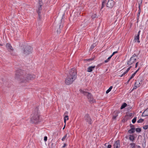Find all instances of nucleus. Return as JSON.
<instances>
[{"label":"nucleus","instance_id":"obj_43","mask_svg":"<svg viewBox=\"0 0 148 148\" xmlns=\"http://www.w3.org/2000/svg\"><path fill=\"white\" fill-rule=\"evenodd\" d=\"M138 63V62H137L136 63V65H135V68H136L137 67Z\"/></svg>","mask_w":148,"mask_h":148},{"label":"nucleus","instance_id":"obj_36","mask_svg":"<svg viewBox=\"0 0 148 148\" xmlns=\"http://www.w3.org/2000/svg\"><path fill=\"white\" fill-rule=\"evenodd\" d=\"M131 67H132V66H130V67H128L127 68V70L126 71V72L127 73Z\"/></svg>","mask_w":148,"mask_h":148},{"label":"nucleus","instance_id":"obj_44","mask_svg":"<svg viewBox=\"0 0 148 148\" xmlns=\"http://www.w3.org/2000/svg\"><path fill=\"white\" fill-rule=\"evenodd\" d=\"M130 127H131V128L134 127V125L131 124H130Z\"/></svg>","mask_w":148,"mask_h":148},{"label":"nucleus","instance_id":"obj_55","mask_svg":"<svg viewBox=\"0 0 148 148\" xmlns=\"http://www.w3.org/2000/svg\"><path fill=\"white\" fill-rule=\"evenodd\" d=\"M39 1L40 2L41 1V0H39Z\"/></svg>","mask_w":148,"mask_h":148},{"label":"nucleus","instance_id":"obj_22","mask_svg":"<svg viewBox=\"0 0 148 148\" xmlns=\"http://www.w3.org/2000/svg\"><path fill=\"white\" fill-rule=\"evenodd\" d=\"M63 7L64 8H66V9H68L69 8L70 5H69V4L66 3L63 6Z\"/></svg>","mask_w":148,"mask_h":148},{"label":"nucleus","instance_id":"obj_25","mask_svg":"<svg viewBox=\"0 0 148 148\" xmlns=\"http://www.w3.org/2000/svg\"><path fill=\"white\" fill-rule=\"evenodd\" d=\"M112 88V86H111L106 91V93L107 94L111 90Z\"/></svg>","mask_w":148,"mask_h":148},{"label":"nucleus","instance_id":"obj_5","mask_svg":"<svg viewBox=\"0 0 148 148\" xmlns=\"http://www.w3.org/2000/svg\"><path fill=\"white\" fill-rule=\"evenodd\" d=\"M69 74L68 76L76 79L77 77V72L75 69H71L69 72Z\"/></svg>","mask_w":148,"mask_h":148},{"label":"nucleus","instance_id":"obj_40","mask_svg":"<svg viewBox=\"0 0 148 148\" xmlns=\"http://www.w3.org/2000/svg\"><path fill=\"white\" fill-rule=\"evenodd\" d=\"M47 137L46 136H45L44 138V140L45 141H46L47 140Z\"/></svg>","mask_w":148,"mask_h":148},{"label":"nucleus","instance_id":"obj_13","mask_svg":"<svg viewBox=\"0 0 148 148\" xmlns=\"http://www.w3.org/2000/svg\"><path fill=\"white\" fill-rule=\"evenodd\" d=\"M42 10V8H41V5H40L38 7V9L37 10V13H38V18L39 19H40L41 18V16L40 15V11Z\"/></svg>","mask_w":148,"mask_h":148},{"label":"nucleus","instance_id":"obj_8","mask_svg":"<svg viewBox=\"0 0 148 148\" xmlns=\"http://www.w3.org/2000/svg\"><path fill=\"white\" fill-rule=\"evenodd\" d=\"M84 119L88 123L91 124V119L88 114H86L85 115Z\"/></svg>","mask_w":148,"mask_h":148},{"label":"nucleus","instance_id":"obj_29","mask_svg":"<svg viewBox=\"0 0 148 148\" xmlns=\"http://www.w3.org/2000/svg\"><path fill=\"white\" fill-rule=\"evenodd\" d=\"M130 145L131 146V147L132 148H134L135 147V145L134 143H131L130 144Z\"/></svg>","mask_w":148,"mask_h":148},{"label":"nucleus","instance_id":"obj_31","mask_svg":"<svg viewBox=\"0 0 148 148\" xmlns=\"http://www.w3.org/2000/svg\"><path fill=\"white\" fill-rule=\"evenodd\" d=\"M136 121V117L134 118L132 120V122L133 123H134Z\"/></svg>","mask_w":148,"mask_h":148},{"label":"nucleus","instance_id":"obj_6","mask_svg":"<svg viewBox=\"0 0 148 148\" xmlns=\"http://www.w3.org/2000/svg\"><path fill=\"white\" fill-rule=\"evenodd\" d=\"M32 48L30 46H27L25 47L24 50V53L25 55H28L32 52Z\"/></svg>","mask_w":148,"mask_h":148},{"label":"nucleus","instance_id":"obj_12","mask_svg":"<svg viewBox=\"0 0 148 148\" xmlns=\"http://www.w3.org/2000/svg\"><path fill=\"white\" fill-rule=\"evenodd\" d=\"M114 148H120V142L119 140L116 141L114 144Z\"/></svg>","mask_w":148,"mask_h":148},{"label":"nucleus","instance_id":"obj_39","mask_svg":"<svg viewBox=\"0 0 148 148\" xmlns=\"http://www.w3.org/2000/svg\"><path fill=\"white\" fill-rule=\"evenodd\" d=\"M105 3V2L104 1H103L102 3V4L101 6V8H103L104 7V4Z\"/></svg>","mask_w":148,"mask_h":148},{"label":"nucleus","instance_id":"obj_24","mask_svg":"<svg viewBox=\"0 0 148 148\" xmlns=\"http://www.w3.org/2000/svg\"><path fill=\"white\" fill-rule=\"evenodd\" d=\"M78 36H76L75 37L74 41L76 42L77 41V42H79L80 41V39H79V40L77 39L78 38Z\"/></svg>","mask_w":148,"mask_h":148},{"label":"nucleus","instance_id":"obj_9","mask_svg":"<svg viewBox=\"0 0 148 148\" xmlns=\"http://www.w3.org/2000/svg\"><path fill=\"white\" fill-rule=\"evenodd\" d=\"M114 4V2L112 0H109L107 4V7L112 8Z\"/></svg>","mask_w":148,"mask_h":148},{"label":"nucleus","instance_id":"obj_34","mask_svg":"<svg viewBox=\"0 0 148 148\" xmlns=\"http://www.w3.org/2000/svg\"><path fill=\"white\" fill-rule=\"evenodd\" d=\"M96 16L97 15L96 14H94L92 16V18H94L96 17Z\"/></svg>","mask_w":148,"mask_h":148},{"label":"nucleus","instance_id":"obj_48","mask_svg":"<svg viewBox=\"0 0 148 148\" xmlns=\"http://www.w3.org/2000/svg\"><path fill=\"white\" fill-rule=\"evenodd\" d=\"M140 33H139L138 32V34H137V36H139V35H140Z\"/></svg>","mask_w":148,"mask_h":148},{"label":"nucleus","instance_id":"obj_27","mask_svg":"<svg viewBox=\"0 0 148 148\" xmlns=\"http://www.w3.org/2000/svg\"><path fill=\"white\" fill-rule=\"evenodd\" d=\"M96 46V44H93L91 46L90 48V50H92Z\"/></svg>","mask_w":148,"mask_h":148},{"label":"nucleus","instance_id":"obj_10","mask_svg":"<svg viewBox=\"0 0 148 148\" xmlns=\"http://www.w3.org/2000/svg\"><path fill=\"white\" fill-rule=\"evenodd\" d=\"M141 80L139 81L138 80L135 83L133 89H136L137 88L139 87L141 85L140 82Z\"/></svg>","mask_w":148,"mask_h":148},{"label":"nucleus","instance_id":"obj_14","mask_svg":"<svg viewBox=\"0 0 148 148\" xmlns=\"http://www.w3.org/2000/svg\"><path fill=\"white\" fill-rule=\"evenodd\" d=\"M95 67V66H91L88 67L87 69V72H92Z\"/></svg>","mask_w":148,"mask_h":148},{"label":"nucleus","instance_id":"obj_32","mask_svg":"<svg viewBox=\"0 0 148 148\" xmlns=\"http://www.w3.org/2000/svg\"><path fill=\"white\" fill-rule=\"evenodd\" d=\"M143 120L142 119H140L138 120V121L137 122L138 123H142L143 122Z\"/></svg>","mask_w":148,"mask_h":148},{"label":"nucleus","instance_id":"obj_53","mask_svg":"<svg viewBox=\"0 0 148 148\" xmlns=\"http://www.w3.org/2000/svg\"><path fill=\"white\" fill-rule=\"evenodd\" d=\"M130 79L128 80V81L127 82V83H128L130 81Z\"/></svg>","mask_w":148,"mask_h":148},{"label":"nucleus","instance_id":"obj_11","mask_svg":"<svg viewBox=\"0 0 148 148\" xmlns=\"http://www.w3.org/2000/svg\"><path fill=\"white\" fill-rule=\"evenodd\" d=\"M6 47L7 49L9 51H13V49L12 46L11 45L10 43H7L6 44Z\"/></svg>","mask_w":148,"mask_h":148},{"label":"nucleus","instance_id":"obj_42","mask_svg":"<svg viewBox=\"0 0 148 148\" xmlns=\"http://www.w3.org/2000/svg\"><path fill=\"white\" fill-rule=\"evenodd\" d=\"M94 60L93 58H90V59H88L87 60L89 61H90L92 60Z\"/></svg>","mask_w":148,"mask_h":148},{"label":"nucleus","instance_id":"obj_49","mask_svg":"<svg viewBox=\"0 0 148 148\" xmlns=\"http://www.w3.org/2000/svg\"><path fill=\"white\" fill-rule=\"evenodd\" d=\"M139 68L135 72L136 73L138 71Z\"/></svg>","mask_w":148,"mask_h":148},{"label":"nucleus","instance_id":"obj_19","mask_svg":"<svg viewBox=\"0 0 148 148\" xmlns=\"http://www.w3.org/2000/svg\"><path fill=\"white\" fill-rule=\"evenodd\" d=\"M148 115V111L147 110H145L143 112L142 114L143 116H146Z\"/></svg>","mask_w":148,"mask_h":148},{"label":"nucleus","instance_id":"obj_18","mask_svg":"<svg viewBox=\"0 0 148 148\" xmlns=\"http://www.w3.org/2000/svg\"><path fill=\"white\" fill-rule=\"evenodd\" d=\"M129 139L132 141H134L135 140V137L133 135H130Z\"/></svg>","mask_w":148,"mask_h":148},{"label":"nucleus","instance_id":"obj_21","mask_svg":"<svg viewBox=\"0 0 148 148\" xmlns=\"http://www.w3.org/2000/svg\"><path fill=\"white\" fill-rule=\"evenodd\" d=\"M63 27V25L61 23V24L59 25V28L58 29H57V32L58 33H59L60 32V28H62Z\"/></svg>","mask_w":148,"mask_h":148},{"label":"nucleus","instance_id":"obj_41","mask_svg":"<svg viewBox=\"0 0 148 148\" xmlns=\"http://www.w3.org/2000/svg\"><path fill=\"white\" fill-rule=\"evenodd\" d=\"M112 146L110 145H109L107 147L108 148H111V147Z\"/></svg>","mask_w":148,"mask_h":148},{"label":"nucleus","instance_id":"obj_46","mask_svg":"<svg viewBox=\"0 0 148 148\" xmlns=\"http://www.w3.org/2000/svg\"><path fill=\"white\" fill-rule=\"evenodd\" d=\"M136 74V73L135 72L132 75V76H134V77L135 76Z\"/></svg>","mask_w":148,"mask_h":148},{"label":"nucleus","instance_id":"obj_26","mask_svg":"<svg viewBox=\"0 0 148 148\" xmlns=\"http://www.w3.org/2000/svg\"><path fill=\"white\" fill-rule=\"evenodd\" d=\"M66 118H67V120H68L69 119V117L68 116H65L64 118V123H65V125H66Z\"/></svg>","mask_w":148,"mask_h":148},{"label":"nucleus","instance_id":"obj_15","mask_svg":"<svg viewBox=\"0 0 148 148\" xmlns=\"http://www.w3.org/2000/svg\"><path fill=\"white\" fill-rule=\"evenodd\" d=\"M142 0H139L138 4L139 5V11L138 14V16L139 15L140 13V5L142 4Z\"/></svg>","mask_w":148,"mask_h":148},{"label":"nucleus","instance_id":"obj_45","mask_svg":"<svg viewBox=\"0 0 148 148\" xmlns=\"http://www.w3.org/2000/svg\"><path fill=\"white\" fill-rule=\"evenodd\" d=\"M134 77V76H132V75L131 76L130 78V80H131V79H132Z\"/></svg>","mask_w":148,"mask_h":148},{"label":"nucleus","instance_id":"obj_16","mask_svg":"<svg viewBox=\"0 0 148 148\" xmlns=\"http://www.w3.org/2000/svg\"><path fill=\"white\" fill-rule=\"evenodd\" d=\"M119 113V112L118 111H115L114 112V115L113 117V119H115L116 117L117 116L118 114Z\"/></svg>","mask_w":148,"mask_h":148},{"label":"nucleus","instance_id":"obj_35","mask_svg":"<svg viewBox=\"0 0 148 148\" xmlns=\"http://www.w3.org/2000/svg\"><path fill=\"white\" fill-rule=\"evenodd\" d=\"M148 128V125H146L144 126L143 127V128L145 130L147 129Z\"/></svg>","mask_w":148,"mask_h":148},{"label":"nucleus","instance_id":"obj_20","mask_svg":"<svg viewBox=\"0 0 148 148\" xmlns=\"http://www.w3.org/2000/svg\"><path fill=\"white\" fill-rule=\"evenodd\" d=\"M137 41L138 42H140V41L139 40V37L136 36L135 37L134 39V42H136Z\"/></svg>","mask_w":148,"mask_h":148},{"label":"nucleus","instance_id":"obj_2","mask_svg":"<svg viewBox=\"0 0 148 148\" xmlns=\"http://www.w3.org/2000/svg\"><path fill=\"white\" fill-rule=\"evenodd\" d=\"M38 107H36L34 110L33 115L31 118V121L35 124H37L40 122V113Z\"/></svg>","mask_w":148,"mask_h":148},{"label":"nucleus","instance_id":"obj_30","mask_svg":"<svg viewBox=\"0 0 148 148\" xmlns=\"http://www.w3.org/2000/svg\"><path fill=\"white\" fill-rule=\"evenodd\" d=\"M136 130L137 132H140L141 131V129L140 128H137Z\"/></svg>","mask_w":148,"mask_h":148},{"label":"nucleus","instance_id":"obj_1","mask_svg":"<svg viewBox=\"0 0 148 148\" xmlns=\"http://www.w3.org/2000/svg\"><path fill=\"white\" fill-rule=\"evenodd\" d=\"M35 77L34 75L25 74L20 69L17 70L15 73V79L21 82H28L29 80L32 79Z\"/></svg>","mask_w":148,"mask_h":148},{"label":"nucleus","instance_id":"obj_37","mask_svg":"<svg viewBox=\"0 0 148 148\" xmlns=\"http://www.w3.org/2000/svg\"><path fill=\"white\" fill-rule=\"evenodd\" d=\"M127 73V72H126V71H125V72H124L120 76V77H122L123 75H125Z\"/></svg>","mask_w":148,"mask_h":148},{"label":"nucleus","instance_id":"obj_38","mask_svg":"<svg viewBox=\"0 0 148 148\" xmlns=\"http://www.w3.org/2000/svg\"><path fill=\"white\" fill-rule=\"evenodd\" d=\"M118 52L117 51H116L114 52L111 55V56L112 57L115 53H116Z\"/></svg>","mask_w":148,"mask_h":148},{"label":"nucleus","instance_id":"obj_7","mask_svg":"<svg viewBox=\"0 0 148 148\" xmlns=\"http://www.w3.org/2000/svg\"><path fill=\"white\" fill-rule=\"evenodd\" d=\"M75 79L68 76L65 80V83L66 85H69L72 84Z\"/></svg>","mask_w":148,"mask_h":148},{"label":"nucleus","instance_id":"obj_23","mask_svg":"<svg viewBox=\"0 0 148 148\" xmlns=\"http://www.w3.org/2000/svg\"><path fill=\"white\" fill-rule=\"evenodd\" d=\"M127 105V104L126 103H123L121 106V109H123V108H125V107H126V106Z\"/></svg>","mask_w":148,"mask_h":148},{"label":"nucleus","instance_id":"obj_3","mask_svg":"<svg viewBox=\"0 0 148 148\" xmlns=\"http://www.w3.org/2000/svg\"><path fill=\"white\" fill-rule=\"evenodd\" d=\"M79 91L82 93L84 94V95L86 96L87 97L89 101H92L93 102H94L93 98L92 95L90 93L85 92L82 89H80Z\"/></svg>","mask_w":148,"mask_h":148},{"label":"nucleus","instance_id":"obj_50","mask_svg":"<svg viewBox=\"0 0 148 148\" xmlns=\"http://www.w3.org/2000/svg\"><path fill=\"white\" fill-rule=\"evenodd\" d=\"M65 125H64V127H63V129H64V128L65 127Z\"/></svg>","mask_w":148,"mask_h":148},{"label":"nucleus","instance_id":"obj_33","mask_svg":"<svg viewBox=\"0 0 148 148\" xmlns=\"http://www.w3.org/2000/svg\"><path fill=\"white\" fill-rule=\"evenodd\" d=\"M67 137V134H66V135H65L63 137V138H62V141H64V140H65V139Z\"/></svg>","mask_w":148,"mask_h":148},{"label":"nucleus","instance_id":"obj_4","mask_svg":"<svg viewBox=\"0 0 148 148\" xmlns=\"http://www.w3.org/2000/svg\"><path fill=\"white\" fill-rule=\"evenodd\" d=\"M137 58V56L135 53L132 56L128 61L127 64L130 65L132 64L133 63L135 62Z\"/></svg>","mask_w":148,"mask_h":148},{"label":"nucleus","instance_id":"obj_52","mask_svg":"<svg viewBox=\"0 0 148 148\" xmlns=\"http://www.w3.org/2000/svg\"><path fill=\"white\" fill-rule=\"evenodd\" d=\"M140 32H141L140 30H139V31H138V33H140Z\"/></svg>","mask_w":148,"mask_h":148},{"label":"nucleus","instance_id":"obj_54","mask_svg":"<svg viewBox=\"0 0 148 148\" xmlns=\"http://www.w3.org/2000/svg\"><path fill=\"white\" fill-rule=\"evenodd\" d=\"M0 45L1 46L3 45L2 44H0Z\"/></svg>","mask_w":148,"mask_h":148},{"label":"nucleus","instance_id":"obj_47","mask_svg":"<svg viewBox=\"0 0 148 148\" xmlns=\"http://www.w3.org/2000/svg\"><path fill=\"white\" fill-rule=\"evenodd\" d=\"M66 144L64 143V145L62 147V148H64V147H65L66 146Z\"/></svg>","mask_w":148,"mask_h":148},{"label":"nucleus","instance_id":"obj_51","mask_svg":"<svg viewBox=\"0 0 148 148\" xmlns=\"http://www.w3.org/2000/svg\"><path fill=\"white\" fill-rule=\"evenodd\" d=\"M138 148H140V146H138Z\"/></svg>","mask_w":148,"mask_h":148},{"label":"nucleus","instance_id":"obj_28","mask_svg":"<svg viewBox=\"0 0 148 148\" xmlns=\"http://www.w3.org/2000/svg\"><path fill=\"white\" fill-rule=\"evenodd\" d=\"M112 57V56H111L110 57H108V59L106 60H105V61H104V62L105 63H107L108 62L109 60H110V59Z\"/></svg>","mask_w":148,"mask_h":148},{"label":"nucleus","instance_id":"obj_17","mask_svg":"<svg viewBox=\"0 0 148 148\" xmlns=\"http://www.w3.org/2000/svg\"><path fill=\"white\" fill-rule=\"evenodd\" d=\"M135 131V128L134 127L131 128V129L128 130V132L130 134H132L134 133Z\"/></svg>","mask_w":148,"mask_h":148}]
</instances>
